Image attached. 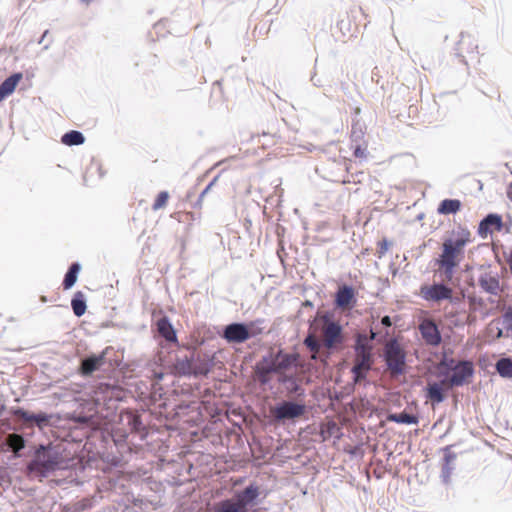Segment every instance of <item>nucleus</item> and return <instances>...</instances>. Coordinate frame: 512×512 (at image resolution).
Returning a JSON list of instances; mask_svg holds the SVG:
<instances>
[{
  "mask_svg": "<svg viewBox=\"0 0 512 512\" xmlns=\"http://www.w3.org/2000/svg\"><path fill=\"white\" fill-rule=\"evenodd\" d=\"M419 331L426 344L438 346L441 343L442 338L440 331L432 319H423L419 324Z\"/></svg>",
  "mask_w": 512,
  "mask_h": 512,
  "instance_id": "nucleus-8",
  "label": "nucleus"
},
{
  "mask_svg": "<svg viewBox=\"0 0 512 512\" xmlns=\"http://www.w3.org/2000/svg\"><path fill=\"white\" fill-rule=\"evenodd\" d=\"M337 28L339 29L343 38L351 36L352 23H351L349 17L347 16L346 18L341 19L337 24Z\"/></svg>",
  "mask_w": 512,
  "mask_h": 512,
  "instance_id": "nucleus-30",
  "label": "nucleus"
},
{
  "mask_svg": "<svg viewBox=\"0 0 512 512\" xmlns=\"http://www.w3.org/2000/svg\"><path fill=\"white\" fill-rule=\"evenodd\" d=\"M473 242L471 231L463 226L451 230L443 239L441 251L434 259L435 273L442 279L441 283L423 284L417 295L432 303L448 301L457 304L461 298L454 295V290L446 283L452 282L461 262L465 258V248Z\"/></svg>",
  "mask_w": 512,
  "mask_h": 512,
  "instance_id": "nucleus-1",
  "label": "nucleus"
},
{
  "mask_svg": "<svg viewBox=\"0 0 512 512\" xmlns=\"http://www.w3.org/2000/svg\"><path fill=\"white\" fill-rule=\"evenodd\" d=\"M364 135H365V131L359 123L352 124L351 133H350L351 141L359 142L360 140H363Z\"/></svg>",
  "mask_w": 512,
  "mask_h": 512,
  "instance_id": "nucleus-32",
  "label": "nucleus"
},
{
  "mask_svg": "<svg viewBox=\"0 0 512 512\" xmlns=\"http://www.w3.org/2000/svg\"><path fill=\"white\" fill-rule=\"evenodd\" d=\"M81 267L79 263H73L69 267V270L67 271L64 280H63V288L65 290L70 289L77 281V276L80 271Z\"/></svg>",
  "mask_w": 512,
  "mask_h": 512,
  "instance_id": "nucleus-23",
  "label": "nucleus"
},
{
  "mask_svg": "<svg viewBox=\"0 0 512 512\" xmlns=\"http://www.w3.org/2000/svg\"><path fill=\"white\" fill-rule=\"evenodd\" d=\"M496 368L498 373L503 377H512V360L509 358L500 359Z\"/></svg>",
  "mask_w": 512,
  "mask_h": 512,
  "instance_id": "nucleus-29",
  "label": "nucleus"
},
{
  "mask_svg": "<svg viewBox=\"0 0 512 512\" xmlns=\"http://www.w3.org/2000/svg\"><path fill=\"white\" fill-rule=\"evenodd\" d=\"M479 285L485 292L492 295H498L502 291L498 276L491 273L482 274L479 278Z\"/></svg>",
  "mask_w": 512,
  "mask_h": 512,
  "instance_id": "nucleus-15",
  "label": "nucleus"
},
{
  "mask_svg": "<svg viewBox=\"0 0 512 512\" xmlns=\"http://www.w3.org/2000/svg\"><path fill=\"white\" fill-rule=\"evenodd\" d=\"M259 496V487L251 484L243 491L235 494L232 498L242 511H248V506H251Z\"/></svg>",
  "mask_w": 512,
  "mask_h": 512,
  "instance_id": "nucleus-11",
  "label": "nucleus"
},
{
  "mask_svg": "<svg viewBox=\"0 0 512 512\" xmlns=\"http://www.w3.org/2000/svg\"><path fill=\"white\" fill-rule=\"evenodd\" d=\"M462 203L458 199H444L437 208V212L441 215L456 214L460 211Z\"/></svg>",
  "mask_w": 512,
  "mask_h": 512,
  "instance_id": "nucleus-21",
  "label": "nucleus"
},
{
  "mask_svg": "<svg viewBox=\"0 0 512 512\" xmlns=\"http://www.w3.org/2000/svg\"><path fill=\"white\" fill-rule=\"evenodd\" d=\"M388 420L395 422V423H400V424H417L418 423V418L416 416L405 413V412H402L399 414H390L388 416Z\"/></svg>",
  "mask_w": 512,
  "mask_h": 512,
  "instance_id": "nucleus-27",
  "label": "nucleus"
},
{
  "mask_svg": "<svg viewBox=\"0 0 512 512\" xmlns=\"http://www.w3.org/2000/svg\"><path fill=\"white\" fill-rule=\"evenodd\" d=\"M80 1L85 3V4H90L92 0H80Z\"/></svg>",
  "mask_w": 512,
  "mask_h": 512,
  "instance_id": "nucleus-42",
  "label": "nucleus"
},
{
  "mask_svg": "<svg viewBox=\"0 0 512 512\" xmlns=\"http://www.w3.org/2000/svg\"><path fill=\"white\" fill-rule=\"evenodd\" d=\"M260 333V329H254V323H232L225 327L223 338L229 343H243Z\"/></svg>",
  "mask_w": 512,
  "mask_h": 512,
  "instance_id": "nucleus-5",
  "label": "nucleus"
},
{
  "mask_svg": "<svg viewBox=\"0 0 512 512\" xmlns=\"http://www.w3.org/2000/svg\"><path fill=\"white\" fill-rule=\"evenodd\" d=\"M71 306L74 314L77 317H81L86 312V302L84 299V294L81 291L75 293L74 297L71 300Z\"/></svg>",
  "mask_w": 512,
  "mask_h": 512,
  "instance_id": "nucleus-22",
  "label": "nucleus"
},
{
  "mask_svg": "<svg viewBox=\"0 0 512 512\" xmlns=\"http://www.w3.org/2000/svg\"><path fill=\"white\" fill-rule=\"evenodd\" d=\"M388 248H389V243H388V241L386 239H383L380 242H378V254H379V256L384 255L388 251Z\"/></svg>",
  "mask_w": 512,
  "mask_h": 512,
  "instance_id": "nucleus-38",
  "label": "nucleus"
},
{
  "mask_svg": "<svg viewBox=\"0 0 512 512\" xmlns=\"http://www.w3.org/2000/svg\"><path fill=\"white\" fill-rule=\"evenodd\" d=\"M305 412V405L290 401H285L272 410V414L277 420L294 419L300 417Z\"/></svg>",
  "mask_w": 512,
  "mask_h": 512,
  "instance_id": "nucleus-6",
  "label": "nucleus"
},
{
  "mask_svg": "<svg viewBox=\"0 0 512 512\" xmlns=\"http://www.w3.org/2000/svg\"><path fill=\"white\" fill-rule=\"evenodd\" d=\"M213 512H248L242 511L233 499L220 501L214 506Z\"/></svg>",
  "mask_w": 512,
  "mask_h": 512,
  "instance_id": "nucleus-26",
  "label": "nucleus"
},
{
  "mask_svg": "<svg viewBox=\"0 0 512 512\" xmlns=\"http://www.w3.org/2000/svg\"><path fill=\"white\" fill-rule=\"evenodd\" d=\"M502 336V330H499L498 334H497V337H501Z\"/></svg>",
  "mask_w": 512,
  "mask_h": 512,
  "instance_id": "nucleus-43",
  "label": "nucleus"
},
{
  "mask_svg": "<svg viewBox=\"0 0 512 512\" xmlns=\"http://www.w3.org/2000/svg\"><path fill=\"white\" fill-rule=\"evenodd\" d=\"M22 77L21 73H14L1 83L0 102L15 90Z\"/></svg>",
  "mask_w": 512,
  "mask_h": 512,
  "instance_id": "nucleus-19",
  "label": "nucleus"
},
{
  "mask_svg": "<svg viewBox=\"0 0 512 512\" xmlns=\"http://www.w3.org/2000/svg\"><path fill=\"white\" fill-rule=\"evenodd\" d=\"M504 321L506 323V331L512 337V308H509L504 314Z\"/></svg>",
  "mask_w": 512,
  "mask_h": 512,
  "instance_id": "nucleus-37",
  "label": "nucleus"
},
{
  "mask_svg": "<svg viewBox=\"0 0 512 512\" xmlns=\"http://www.w3.org/2000/svg\"><path fill=\"white\" fill-rule=\"evenodd\" d=\"M503 229L502 217L498 214L487 215L478 226V234L486 238L489 234L500 232Z\"/></svg>",
  "mask_w": 512,
  "mask_h": 512,
  "instance_id": "nucleus-10",
  "label": "nucleus"
},
{
  "mask_svg": "<svg viewBox=\"0 0 512 512\" xmlns=\"http://www.w3.org/2000/svg\"><path fill=\"white\" fill-rule=\"evenodd\" d=\"M384 358L391 375L397 376L404 373L406 353L396 339H391L385 344Z\"/></svg>",
  "mask_w": 512,
  "mask_h": 512,
  "instance_id": "nucleus-4",
  "label": "nucleus"
},
{
  "mask_svg": "<svg viewBox=\"0 0 512 512\" xmlns=\"http://www.w3.org/2000/svg\"><path fill=\"white\" fill-rule=\"evenodd\" d=\"M156 327L158 333L168 342H177L176 332L170 323L168 317L164 316L157 320Z\"/></svg>",
  "mask_w": 512,
  "mask_h": 512,
  "instance_id": "nucleus-18",
  "label": "nucleus"
},
{
  "mask_svg": "<svg viewBox=\"0 0 512 512\" xmlns=\"http://www.w3.org/2000/svg\"><path fill=\"white\" fill-rule=\"evenodd\" d=\"M381 324L386 326V327H390L392 325V322H391V319L389 316H384L381 320Z\"/></svg>",
  "mask_w": 512,
  "mask_h": 512,
  "instance_id": "nucleus-39",
  "label": "nucleus"
},
{
  "mask_svg": "<svg viewBox=\"0 0 512 512\" xmlns=\"http://www.w3.org/2000/svg\"><path fill=\"white\" fill-rule=\"evenodd\" d=\"M507 197L512 202V182L507 187Z\"/></svg>",
  "mask_w": 512,
  "mask_h": 512,
  "instance_id": "nucleus-40",
  "label": "nucleus"
},
{
  "mask_svg": "<svg viewBox=\"0 0 512 512\" xmlns=\"http://www.w3.org/2000/svg\"><path fill=\"white\" fill-rule=\"evenodd\" d=\"M169 193L167 191H161L157 197L155 198V201L152 205V209L154 211L160 210L164 207H166L168 200H169Z\"/></svg>",
  "mask_w": 512,
  "mask_h": 512,
  "instance_id": "nucleus-31",
  "label": "nucleus"
},
{
  "mask_svg": "<svg viewBox=\"0 0 512 512\" xmlns=\"http://www.w3.org/2000/svg\"><path fill=\"white\" fill-rule=\"evenodd\" d=\"M218 176L214 177V179L207 185V187L202 191V193L200 194L198 200H197V206L201 208L202 204H203V200H204V197L205 195L212 189V187L215 185V183L217 182L218 180Z\"/></svg>",
  "mask_w": 512,
  "mask_h": 512,
  "instance_id": "nucleus-35",
  "label": "nucleus"
},
{
  "mask_svg": "<svg viewBox=\"0 0 512 512\" xmlns=\"http://www.w3.org/2000/svg\"><path fill=\"white\" fill-rule=\"evenodd\" d=\"M376 338V333L371 330L370 336L366 334H358L356 338V343L354 346L355 349V358L354 365L352 368V373L354 376V381L359 382L364 379L371 369L373 360H372V345L371 341Z\"/></svg>",
  "mask_w": 512,
  "mask_h": 512,
  "instance_id": "nucleus-3",
  "label": "nucleus"
},
{
  "mask_svg": "<svg viewBox=\"0 0 512 512\" xmlns=\"http://www.w3.org/2000/svg\"><path fill=\"white\" fill-rule=\"evenodd\" d=\"M174 370L179 375H190L192 373H196L193 370L192 361L190 359H188L187 357L177 359L174 364Z\"/></svg>",
  "mask_w": 512,
  "mask_h": 512,
  "instance_id": "nucleus-24",
  "label": "nucleus"
},
{
  "mask_svg": "<svg viewBox=\"0 0 512 512\" xmlns=\"http://www.w3.org/2000/svg\"><path fill=\"white\" fill-rule=\"evenodd\" d=\"M6 441L7 445L13 450L14 453H18L25 447L24 438L16 433L9 434Z\"/></svg>",
  "mask_w": 512,
  "mask_h": 512,
  "instance_id": "nucleus-28",
  "label": "nucleus"
},
{
  "mask_svg": "<svg viewBox=\"0 0 512 512\" xmlns=\"http://www.w3.org/2000/svg\"><path fill=\"white\" fill-rule=\"evenodd\" d=\"M473 374L472 364L468 361L459 362L452 368V374L447 381V387L462 386Z\"/></svg>",
  "mask_w": 512,
  "mask_h": 512,
  "instance_id": "nucleus-7",
  "label": "nucleus"
},
{
  "mask_svg": "<svg viewBox=\"0 0 512 512\" xmlns=\"http://www.w3.org/2000/svg\"><path fill=\"white\" fill-rule=\"evenodd\" d=\"M356 302L355 291L352 287L343 285L339 287L335 295V304L342 310L350 309Z\"/></svg>",
  "mask_w": 512,
  "mask_h": 512,
  "instance_id": "nucleus-12",
  "label": "nucleus"
},
{
  "mask_svg": "<svg viewBox=\"0 0 512 512\" xmlns=\"http://www.w3.org/2000/svg\"><path fill=\"white\" fill-rule=\"evenodd\" d=\"M450 468L449 467H445L444 468V477L445 478H448L449 477V474H450Z\"/></svg>",
  "mask_w": 512,
  "mask_h": 512,
  "instance_id": "nucleus-41",
  "label": "nucleus"
},
{
  "mask_svg": "<svg viewBox=\"0 0 512 512\" xmlns=\"http://www.w3.org/2000/svg\"><path fill=\"white\" fill-rule=\"evenodd\" d=\"M255 373L261 384H267L272 379V374L277 372L271 362H262L256 366Z\"/></svg>",
  "mask_w": 512,
  "mask_h": 512,
  "instance_id": "nucleus-20",
  "label": "nucleus"
},
{
  "mask_svg": "<svg viewBox=\"0 0 512 512\" xmlns=\"http://www.w3.org/2000/svg\"><path fill=\"white\" fill-rule=\"evenodd\" d=\"M323 340L329 349L341 344L343 341L341 326L336 322H327L323 327Z\"/></svg>",
  "mask_w": 512,
  "mask_h": 512,
  "instance_id": "nucleus-9",
  "label": "nucleus"
},
{
  "mask_svg": "<svg viewBox=\"0 0 512 512\" xmlns=\"http://www.w3.org/2000/svg\"><path fill=\"white\" fill-rule=\"evenodd\" d=\"M499 262L503 266H508L509 270L512 274V249L511 248H503L502 250V258L499 259Z\"/></svg>",
  "mask_w": 512,
  "mask_h": 512,
  "instance_id": "nucleus-33",
  "label": "nucleus"
},
{
  "mask_svg": "<svg viewBox=\"0 0 512 512\" xmlns=\"http://www.w3.org/2000/svg\"><path fill=\"white\" fill-rule=\"evenodd\" d=\"M353 154L356 158H366L368 154L367 143L364 141V145L357 144L355 146Z\"/></svg>",
  "mask_w": 512,
  "mask_h": 512,
  "instance_id": "nucleus-36",
  "label": "nucleus"
},
{
  "mask_svg": "<svg viewBox=\"0 0 512 512\" xmlns=\"http://www.w3.org/2000/svg\"><path fill=\"white\" fill-rule=\"evenodd\" d=\"M447 387V381L442 380L441 382L429 383L426 388V398L430 400L433 404H439L444 401L445 393L444 391L449 389Z\"/></svg>",
  "mask_w": 512,
  "mask_h": 512,
  "instance_id": "nucleus-13",
  "label": "nucleus"
},
{
  "mask_svg": "<svg viewBox=\"0 0 512 512\" xmlns=\"http://www.w3.org/2000/svg\"><path fill=\"white\" fill-rule=\"evenodd\" d=\"M65 468L66 462L62 454L50 445H40L35 451L33 460L27 466L29 475L40 478Z\"/></svg>",
  "mask_w": 512,
  "mask_h": 512,
  "instance_id": "nucleus-2",
  "label": "nucleus"
},
{
  "mask_svg": "<svg viewBox=\"0 0 512 512\" xmlns=\"http://www.w3.org/2000/svg\"><path fill=\"white\" fill-rule=\"evenodd\" d=\"M304 343L310 349V351L314 353L313 358H315L316 357L315 355L319 352V348H320L316 338L314 336L309 335L305 339Z\"/></svg>",
  "mask_w": 512,
  "mask_h": 512,
  "instance_id": "nucleus-34",
  "label": "nucleus"
},
{
  "mask_svg": "<svg viewBox=\"0 0 512 512\" xmlns=\"http://www.w3.org/2000/svg\"><path fill=\"white\" fill-rule=\"evenodd\" d=\"M296 354H286L279 352L271 362L277 373H282L291 368L297 361Z\"/></svg>",
  "mask_w": 512,
  "mask_h": 512,
  "instance_id": "nucleus-14",
  "label": "nucleus"
},
{
  "mask_svg": "<svg viewBox=\"0 0 512 512\" xmlns=\"http://www.w3.org/2000/svg\"><path fill=\"white\" fill-rule=\"evenodd\" d=\"M61 141L63 144L67 146H73V145H81L84 143L85 138L83 134L79 131L72 130L70 132L65 133Z\"/></svg>",
  "mask_w": 512,
  "mask_h": 512,
  "instance_id": "nucleus-25",
  "label": "nucleus"
},
{
  "mask_svg": "<svg viewBox=\"0 0 512 512\" xmlns=\"http://www.w3.org/2000/svg\"><path fill=\"white\" fill-rule=\"evenodd\" d=\"M14 415L22 419L24 422H34L38 427L45 426L49 423V416L46 413L33 414L21 408L14 411Z\"/></svg>",
  "mask_w": 512,
  "mask_h": 512,
  "instance_id": "nucleus-17",
  "label": "nucleus"
},
{
  "mask_svg": "<svg viewBox=\"0 0 512 512\" xmlns=\"http://www.w3.org/2000/svg\"><path fill=\"white\" fill-rule=\"evenodd\" d=\"M105 351L99 355H93L84 359L80 366V372L83 375H90L99 369L105 362Z\"/></svg>",
  "mask_w": 512,
  "mask_h": 512,
  "instance_id": "nucleus-16",
  "label": "nucleus"
}]
</instances>
